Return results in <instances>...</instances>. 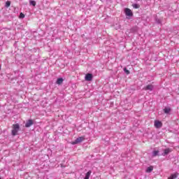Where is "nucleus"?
<instances>
[{"mask_svg":"<svg viewBox=\"0 0 179 179\" xmlns=\"http://www.w3.org/2000/svg\"><path fill=\"white\" fill-rule=\"evenodd\" d=\"M153 171V166H150L147 168L145 173H152Z\"/></svg>","mask_w":179,"mask_h":179,"instance_id":"nucleus-9","label":"nucleus"},{"mask_svg":"<svg viewBox=\"0 0 179 179\" xmlns=\"http://www.w3.org/2000/svg\"><path fill=\"white\" fill-rule=\"evenodd\" d=\"M133 8H134L135 9H138L139 8V5H138V4H133Z\"/></svg>","mask_w":179,"mask_h":179,"instance_id":"nucleus-18","label":"nucleus"},{"mask_svg":"<svg viewBox=\"0 0 179 179\" xmlns=\"http://www.w3.org/2000/svg\"><path fill=\"white\" fill-rule=\"evenodd\" d=\"M124 13L126 16H129V17L134 16V13H132V10H131V9L129 8H125Z\"/></svg>","mask_w":179,"mask_h":179,"instance_id":"nucleus-3","label":"nucleus"},{"mask_svg":"<svg viewBox=\"0 0 179 179\" xmlns=\"http://www.w3.org/2000/svg\"><path fill=\"white\" fill-rule=\"evenodd\" d=\"M0 71H1V66H0Z\"/></svg>","mask_w":179,"mask_h":179,"instance_id":"nucleus-20","label":"nucleus"},{"mask_svg":"<svg viewBox=\"0 0 179 179\" xmlns=\"http://www.w3.org/2000/svg\"><path fill=\"white\" fill-rule=\"evenodd\" d=\"M6 8H9V6H10V1H6Z\"/></svg>","mask_w":179,"mask_h":179,"instance_id":"nucleus-16","label":"nucleus"},{"mask_svg":"<svg viewBox=\"0 0 179 179\" xmlns=\"http://www.w3.org/2000/svg\"><path fill=\"white\" fill-rule=\"evenodd\" d=\"M24 14H23V13H20V18L24 19Z\"/></svg>","mask_w":179,"mask_h":179,"instance_id":"nucleus-17","label":"nucleus"},{"mask_svg":"<svg viewBox=\"0 0 179 179\" xmlns=\"http://www.w3.org/2000/svg\"><path fill=\"white\" fill-rule=\"evenodd\" d=\"M33 124H34V122L33 121V120L30 119L28 121H27V123L25 124V127L26 128H30V127H31Z\"/></svg>","mask_w":179,"mask_h":179,"instance_id":"nucleus-6","label":"nucleus"},{"mask_svg":"<svg viewBox=\"0 0 179 179\" xmlns=\"http://www.w3.org/2000/svg\"><path fill=\"white\" fill-rule=\"evenodd\" d=\"M63 82H64V79L62 78H59L57 79L56 83L57 85H62Z\"/></svg>","mask_w":179,"mask_h":179,"instance_id":"nucleus-10","label":"nucleus"},{"mask_svg":"<svg viewBox=\"0 0 179 179\" xmlns=\"http://www.w3.org/2000/svg\"><path fill=\"white\" fill-rule=\"evenodd\" d=\"M20 130V126L19 124H13V129H12V135L13 136H16L17 135V132Z\"/></svg>","mask_w":179,"mask_h":179,"instance_id":"nucleus-1","label":"nucleus"},{"mask_svg":"<svg viewBox=\"0 0 179 179\" xmlns=\"http://www.w3.org/2000/svg\"><path fill=\"white\" fill-rule=\"evenodd\" d=\"M159 155V150H154L153 152H152V156L154 157H156V156H157Z\"/></svg>","mask_w":179,"mask_h":179,"instance_id":"nucleus-14","label":"nucleus"},{"mask_svg":"<svg viewBox=\"0 0 179 179\" xmlns=\"http://www.w3.org/2000/svg\"><path fill=\"white\" fill-rule=\"evenodd\" d=\"M85 79L87 82H92V80H93V74H92V73H87L85 75Z\"/></svg>","mask_w":179,"mask_h":179,"instance_id":"nucleus-4","label":"nucleus"},{"mask_svg":"<svg viewBox=\"0 0 179 179\" xmlns=\"http://www.w3.org/2000/svg\"><path fill=\"white\" fill-rule=\"evenodd\" d=\"M124 71L127 73V75H129V70L127 69V68H124Z\"/></svg>","mask_w":179,"mask_h":179,"instance_id":"nucleus-19","label":"nucleus"},{"mask_svg":"<svg viewBox=\"0 0 179 179\" xmlns=\"http://www.w3.org/2000/svg\"><path fill=\"white\" fill-rule=\"evenodd\" d=\"M29 3L30 5H32V6H36V1H30Z\"/></svg>","mask_w":179,"mask_h":179,"instance_id":"nucleus-15","label":"nucleus"},{"mask_svg":"<svg viewBox=\"0 0 179 179\" xmlns=\"http://www.w3.org/2000/svg\"><path fill=\"white\" fill-rule=\"evenodd\" d=\"M164 111L165 114H169V113H170V111H171V109L170 108H165L164 109Z\"/></svg>","mask_w":179,"mask_h":179,"instance_id":"nucleus-12","label":"nucleus"},{"mask_svg":"<svg viewBox=\"0 0 179 179\" xmlns=\"http://www.w3.org/2000/svg\"><path fill=\"white\" fill-rule=\"evenodd\" d=\"M177 176H178L177 173L172 174V175H171V176L169 178H168V179H176V178H177Z\"/></svg>","mask_w":179,"mask_h":179,"instance_id":"nucleus-13","label":"nucleus"},{"mask_svg":"<svg viewBox=\"0 0 179 179\" xmlns=\"http://www.w3.org/2000/svg\"><path fill=\"white\" fill-rule=\"evenodd\" d=\"M90 174H92V171H89L86 174L84 179H89L90 178Z\"/></svg>","mask_w":179,"mask_h":179,"instance_id":"nucleus-11","label":"nucleus"},{"mask_svg":"<svg viewBox=\"0 0 179 179\" xmlns=\"http://www.w3.org/2000/svg\"><path fill=\"white\" fill-rule=\"evenodd\" d=\"M144 90H150V92H152L153 90V85H148L145 87H144Z\"/></svg>","mask_w":179,"mask_h":179,"instance_id":"nucleus-7","label":"nucleus"},{"mask_svg":"<svg viewBox=\"0 0 179 179\" xmlns=\"http://www.w3.org/2000/svg\"><path fill=\"white\" fill-rule=\"evenodd\" d=\"M83 141H85V136L78 137L74 141L71 142V145H78V143H80Z\"/></svg>","mask_w":179,"mask_h":179,"instance_id":"nucleus-2","label":"nucleus"},{"mask_svg":"<svg viewBox=\"0 0 179 179\" xmlns=\"http://www.w3.org/2000/svg\"><path fill=\"white\" fill-rule=\"evenodd\" d=\"M154 125L155 128H162V127H163V123L159 120H155Z\"/></svg>","mask_w":179,"mask_h":179,"instance_id":"nucleus-5","label":"nucleus"},{"mask_svg":"<svg viewBox=\"0 0 179 179\" xmlns=\"http://www.w3.org/2000/svg\"><path fill=\"white\" fill-rule=\"evenodd\" d=\"M171 149L170 148H166L164 150V154L163 156H166V155H169V153H171Z\"/></svg>","mask_w":179,"mask_h":179,"instance_id":"nucleus-8","label":"nucleus"}]
</instances>
